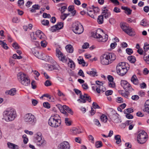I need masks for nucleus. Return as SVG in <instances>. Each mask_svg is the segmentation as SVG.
Listing matches in <instances>:
<instances>
[{
  "label": "nucleus",
  "instance_id": "1",
  "mask_svg": "<svg viewBox=\"0 0 149 149\" xmlns=\"http://www.w3.org/2000/svg\"><path fill=\"white\" fill-rule=\"evenodd\" d=\"M116 58V56L113 53L104 54L100 57L101 63L103 65H107L112 63Z\"/></svg>",
  "mask_w": 149,
  "mask_h": 149
},
{
  "label": "nucleus",
  "instance_id": "2",
  "mask_svg": "<svg viewBox=\"0 0 149 149\" xmlns=\"http://www.w3.org/2000/svg\"><path fill=\"white\" fill-rule=\"evenodd\" d=\"M3 116L6 121L13 120L16 116V111L13 108H9L3 112Z\"/></svg>",
  "mask_w": 149,
  "mask_h": 149
},
{
  "label": "nucleus",
  "instance_id": "3",
  "mask_svg": "<svg viewBox=\"0 0 149 149\" xmlns=\"http://www.w3.org/2000/svg\"><path fill=\"white\" fill-rule=\"evenodd\" d=\"M60 116L57 114L52 115L48 120L49 125L52 127H56L60 126L61 120Z\"/></svg>",
  "mask_w": 149,
  "mask_h": 149
},
{
  "label": "nucleus",
  "instance_id": "4",
  "mask_svg": "<svg viewBox=\"0 0 149 149\" xmlns=\"http://www.w3.org/2000/svg\"><path fill=\"white\" fill-rule=\"evenodd\" d=\"M17 76L18 80L23 85L27 86L30 84V80L24 73L20 72L17 73Z\"/></svg>",
  "mask_w": 149,
  "mask_h": 149
},
{
  "label": "nucleus",
  "instance_id": "5",
  "mask_svg": "<svg viewBox=\"0 0 149 149\" xmlns=\"http://www.w3.org/2000/svg\"><path fill=\"white\" fill-rule=\"evenodd\" d=\"M126 63L124 62L119 63L116 66V68L117 73L120 75L123 76L126 74L127 71L126 66Z\"/></svg>",
  "mask_w": 149,
  "mask_h": 149
},
{
  "label": "nucleus",
  "instance_id": "6",
  "mask_svg": "<svg viewBox=\"0 0 149 149\" xmlns=\"http://www.w3.org/2000/svg\"><path fill=\"white\" fill-rule=\"evenodd\" d=\"M103 31L101 29H98L97 31L95 34L93 35L94 38H96L97 40L99 42H106L108 39V36L107 34H104V36L101 35V33H103Z\"/></svg>",
  "mask_w": 149,
  "mask_h": 149
},
{
  "label": "nucleus",
  "instance_id": "7",
  "mask_svg": "<svg viewBox=\"0 0 149 149\" xmlns=\"http://www.w3.org/2000/svg\"><path fill=\"white\" fill-rule=\"evenodd\" d=\"M72 30L76 34H79L83 32L84 29L81 24L77 22L73 24Z\"/></svg>",
  "mask_w": 149,
  "mask_h": 149
},
{
  "label": "nucleus",
  "instance_id": "8",
  "mask_svg": "<svg viewBox=\"0 0 149 149\" xmlns=\"http://www.w3.org/2000/svg\"><path fill=\"white\" fill-rule=\"evenodd\" d=\"M24 120L28 124L32 125H34L36 122V118L31 113H28L25 115Z\"/></svg>",
  "mask_w": 149,
  "mask_h": 149
},
{
  "label": "nucleus",
  "instance_id": "9",
  "mask_svg": "<svg viewBox=\"0 0 149 149\" xmlns=\"http://www.w3.org/2000/svg\"><path fill=\"white\" fill-rule=\"evenodd\" d=\"M147 134L144 131H142L139 132V134L137 137L138 143L140 144H143L146 141Z\"/></svg>",
  "mask_w": 149,
  "mask_h": 149
},
{
  "label": "nucleus",
  "instance_id": "10",
  "mask_svg": "<svg viewBox=\"0 0 149 149\" xmlns=\"http://www.w3.org/2000/svg\"><path fill=\"white\" fill-rule=\"evenodd\" d=\"M121 27L125 33L129 36H132L135 35L134 31H133L131 28L126 25L125 24L123 23L121 24Z\"/></svg>",
  "mask_w": 149,
  "mask_h": 149
},
{
  "label": "nucleus",
  "instance_id": "11",
  "mask_svg": "<svg viewBox=\"0 0 149 149\" xmlns=\"http://www.w3.org/2000/svg\"><path fill=\"white\" fill-rule=\"evenodd\" d=\"M42 134L40 132H38L36 135L35 141L39 146H43L46 144V141L44 139H42Z\"/></svg>",
  "mask_w": 149,
  "mask_h": 149
},
{
  "label": "nucleus",
  "instance_id": "12",
  "mask_svg": "<svg viewBox=\"0 0 149 149\" xmlns=\"http://www.w3.org/2000/svg\"><path fill=\"white\" fill-rule=\"evenodd\" d=\"M110 119L114 123H118L121 122L119 115L114 111H112L109 116Z\"/></svg>",
  "mask_w": 149,
  "mask_h": 149
},
{
  "label": "nucleus",
  "instance_id": "13",
  "mask_svg": "<svg viewBox=\"0 0 149 149\" xmlns=\"http://www.w3.org/2000/svg\"><path fill=\"white\" fill-rule=\"evenodd\" d=\"M56 56L58 58L59 60L63 63H66L67 61V58L63 55L60 50L58 48L56 50Z\"/></svg>",
  "mask_w": 149,
  "mask_h": 149
},
{
  "label": "nucleus",
  "instance_id": "14",
  "mask_svg": "<svg viewBox=\"0 0 149 149\" xmlns=\"http://www.w3.org/2000/svg\"><path fill=\"white\" fill-rule=\"evenodd\" d=\"M58 149H70V146L68 142L65 141L60 144Z\"/></svg>",
  "mask_w": 149,
  "mask_h": 149
},
{
  "label": "nucleus",
  "instance_id": "15",
  "mask_svg": "<svg viewBox=\"0 0 149 149\" xmlns=\"http://www.w3.org/2000/svg\"><path fill=\"white\" fill-rule=\"evenodd\" d=\"M101 84L98 85H96V91L98 93H100L101 92L102 93L105 91L106 90V88L103 86V83H101Z\"/></svg>",
  "mask_w": 149,
  "mask_h": 149
},
{
  "label": "nucleus",
  "instance_id": "16",
  "mask_svg": "<svg viewBox=\"0 0 149 149\" xmlns=\"http://www.w3.org/2000/svg\"><path fill=\"white\" fill-rule=\"evenodd\" d=\"M102 11V15L103 16V17H104L105 18L107 19L110 17L111 15V13L106 8V7L104 8Z\"/></svg>",
  "mask_w": 149,
  "mask_h": 149
},
{
  "label": "nucleus",
  "instance_id": "17",
  "mask_svg": "<svg viewBox=\"0 0 149 149\" xmlns=\"http://www.w3.org/2000/svg\"><path fill=\"white\" fill-rule=\"evenodd\" d=\"M87 98V94H84V95H82V94H80L79 96V99L77 100V101L80 103H85L86 102V98Z\"/></svg>",
  "mask_w": 149,
  "mask_h": 149
},
{
  "label": "nucleus",
  "instance_id": "18",
  "mask_svg": "<svg viewBox=\"0 0 149 149\" xmlns=\"http://www.w3.org/2000/svg\"><path fill=\"white\" fill-rule=\"evenodd\" d=\"M59 109H64V110L67 111L69 113L71 114L72 115L73 114V112L69 107L65 105H63L62 106L61 105H59L58 107Z\"/></svg>",
  "mask_w": 149,
  "mask_h": 149
},
{
  "label": "nucleus",
  "instance_id": "19",
  "mask_svg": "<svg viewBox=\"0 0 149 149\" xmlns=\"http://www.w3.org/2000/svg\"><path fill=\"white\" fill-rule=\"evenodd\" d=\"M36 33L37 36L40 39L42 40L43 39H46L45 36L41 31L38 30L36 31Z\"/></svg>",
  "mask_w": 149,
  "mask_h": 149
},
{
  "label": "nucleus",
  "instance_id": "20",
  "mask_svg": "<svg viewBox=\"0 0 149 149\" xmlns=\"http://www.w3.org/2000/svg\"><path fill=\"white\" fill-rule=\"evenodd\" d=\"M5 93L6 95L13 96L16 94V90L15 88H13L10 90L6 91Z\"/></svg>",
  "mask_w": 149,
  "mask_h": 149
},
{
  "label": "nucleus",
  "instance_id": "21",
  "mask_svg": "<svg viewBox=\"0 0 149 149\" xmlns=\"http://www.w3.org/2000/svg\"><path fill=\"white\" fill-rule=\"evenodd\" d=\"M144 112H146L149 114V100H147L144 104V108L143 109Z\"/></svg>",
  "mask_w": 149,
  "mask_h": 149
},
{
  "label": "nucleus",
  "instance_id": "22",
  "mask_svg": "<svg viewBox=\"0 0 149 149\" xmlns=\"http://www.w3.org/2000/svg\"><path fill=\"white\" fill-rule=\"evenodd\" d=\"M123 88L127 92H132V91L134 90V89L131 87V85L128 83L125 86L123 87Z\"/></svg>",
  "mask_w": 149,
  "mask_h": 149
},
{
  "label": "nucleus",
  "instance_id": "23",
  "mask_svg": "<svg viewBox=\"0 0 149 149\" xmlns=\"http://www.w3.org/2000/svg\"><path fill=\"white\" fill-rule=\"evenodd\" d=\"M86 73L90 76L93 77L97 76L96 70L94 69H91V71H86Z\"/></svg>",
  "mask_w": 149,
  "mask_h": 149
},
{
  "label": "nucleus",
  "instance_id": "24",
  "mask_svg": "<svg viewBox=\"0 0 149 149\" xmlns=\"http://www.w3.org/2000/svg\"><path fill=\"white\" fill-rule=\"evenodd\" d=\"M131 81L135 85H138L139 84V81L135 75H133L132 77Z\"/></svg>",
  "mask_w": 149,
  "mask_h": 149
},
{
  "label": "nucleus",
  "instance_id": "25",
  "mask_svg": "<svg viewBox=\"0 0 149 149\" xmlns=\"http://www.w3.org/2000/svg\"><path fill=\"white\" fill-rule=\"evenodd\" d=\"M8 147L11 149H19V147L17 145H15L10 142L7 143Z\"/></svg>",
  "mask_w": 149,
  "mask_h": 149
},
{
  "label": "nucleus",
  "instance_id": "26",
  "mask_svg": "<svg viewBox=\"0 0 149 149\" xmlns=\"http://www.w3.org/2000/svg\"><path fill=\"white\" fill-rule=\"evenodd\" d=\"M65 49L67 51L70 53H72L73 51V48L71 45H68L65 47Z\"/></svg>",
  "mask_w": 149,
  "mask_h": 149
},
{
  "label": "nucleus",
  "instance_id": "27",
  "mask_svg": "<svg viewBox=\"0 0 149 149\" xmlns=\"http://www.w3.org/2000/svg\"><path fill=\"white\" fill-rule=\"evenodd\" d=\"M51 58L52 57H50L49 56L46 55L42 54V58H40V59L46 61H49Z\"/></svg>",
  "mask_w": 149,
  "mask_h": 149
},
{
  "label": "nucleus",
  "instance_id": "28",
  "mask_svg": "<svg viewBox=\"0 0 149 149\" xmlns=\"http://www.w3.org/2000/svg\"><path fill=\"white\" fill-rule=\"evenodd\" d=\"M72 133L75 134H79L81 132V129L79 128H73L72 129Z\"/></svg>",
  "mask_w": 149,
  "mask_h": 149
},
{
  "label": "nucleus",
  "instance_id": "29",
  "mask_svg": "<svg viewBox=\"0 0 149 149\" xmlns=\"http://www.w3.org/2000/svg\"><path fill=\"white\" fill-rule=\"evenodd\" d=\"M97 22L98 24H101L103 23V16L102 15H99L98 16L97 19Z\"/></svg>",
  "mask_w": 149,
  "mask_h": 149
},
{
  "label": "nucleus",
  "instance_id": "30",
  "mask_svg": "<svg viewBox=\"0 0 149 149\" xmlns=\"http://www.w3.org/2000/svg\"><path fill=\"white\" fill-rule=\"evenodd\" d=\"M69 62L68 63V65L71 68H74L75 65L74 62L70 59L69 58Z\"/></svg>",
  "mask_w": 149,
  "mask_h": 149
},
{
  "label": "nucleus",
  "instance_id": "31",
  "mask_svg": "<svg viewBox=\"0 0 149 149\" xmlns=\"http://www.w3.org/2000/svg\"><path fill=\"white\" fill-rule=\"evenodd\" d=\"M127 59L132 63H134L136 61L135 57L133 56H128Z\"/></svg>",
  "mask_w": 149,
  "mask_h": 149
},
{
  "label": "nucleus",
  "instance_id": "32",
  "mask_svg": "<svg viewBox=\"0 0 149 149\" xmlns=\"http://www.w3.org/2000/svg\"><path fill=\"white\" fill-rule=\"evenodd\" d=\"M100 119L102 122L106 123L108 119L107 116L104 114H102L100 117Z\"/></svg>",
  "mask_w": 149,
  "mask_h": 149
},
{
  "label": "nucleus",
  "instance_id": "33",
  "mask_svg": "<svg viewBox=\"0 0 149 149\" xmlns=\"http://www.w3.org/2000/svg\"><path fill=\"white\" fill-rule=\"evenodd\" d=\"M115 139L116 141V143L117 144H119L121 142L120 136V135H117L115 136Z\"/></svg>",
  "mask_w": 149,
  "mask_h": 149
},
{
  "label": "nucleus",
  "instance_id": "34",
  "mask_svg": "<svg viewBox=\"0 0 149 149\" xmlns=\"http://www.w3.org/2000/svg\"><path fill=\"white\" fill-rule=\"evenodd\" d=\"M48 66V70L49 71H52L54 70H58V69L55 65H49Z\"/></svg>",
  "mask_w": 149,
  "mask_h": 149
},
{
  "label": "nucleus",
  "instance_id": "35",
  "mask_svg": "<svg viewBox=\"0 0 149 149\" xmlns=\"http://www.w3.org/2000/svg\"><path fill=\"white\" fill-rule=\"evenodd\" d=\"M33 54L35 56L38 58L40 59L42 58V53H40L38 51H36L34 52Z\"/></svg>",
  "mask_w": 149,
  "mask_h": 149
},
{
  "label": "nucleus",
  "instance_id": "36",
  "mask_svg": "<svg viewBox=\"0 0 149 149\" xmlns=\"http://www.w3.org/2000/svg\"><path fill=\"white\" fill-rule=\"evenodd\" d=\"M46 39H46H43L41 41V45L42 47H45L47 45V42L45 41Z\"/></svg>",
  "mask_w": 149,
  "mask_h": 149
},
{
  "label": "nucleus",
  "instance_id": "37",
  "mask_svg": "<svg viewBox=\"0 0 149 149\" xmlns=\"http://www.w3.org/2000/svg\"><path fill=\"white\" fill-rule=\"evenodd\" d=\"M133 112V109L131 108H128L124 110L125 113H130Z\"/></svg>",
  "mask_w": 149,
  "mask_h": 149
},
{
  "label": "nucleus",
  "instance_id": "38",
  "mask_svg": "<svg viewBox=\"0 0 149 149\" xmlns=\"http://www.w3.org/2000/svg\"><path fill=\"white\" fill-rule=\"evenodd\" d=\"M58 26L57 25H55L52 26L50 29V30L52 32H54L56 31V30H58Z\"/></svg>",
  "mask_w": 149,
  "mask_h": 149
},
{
  "label": "nucleus",
  "instance_id": "39",
  "mask_svg": "<svg viewBox=\"0 0 149 149\" xmlns=\"http://www.w3.org/2000/svg\"><path fill=\"white\" fill-rule=\"evenodd\" d=\"M0 44L5 49H7L8 47L7 46V45L6 43L4 42L2 40L0 41Z\"/></svg>",
  "mask_w": 149,
  "mask_h": 149
},
{
  "label": "nucleus",
  "instance_id": "40",
  "mask_svg": "<svg viewBox=\"0 0 149 149\" xmlns=\"http://www.w3.org/2000/svg\"><path fill=\"white\" fill-rule=\"evenodd\" d=\"M93 122L94 124L98 127H100L101 126L100 123L98 119H94L93 120Z\"/></svg>",
  "mask_w": 149,
  "mask_h": 149
},
{
  "label": "nucleus",
  "instance_id": "41",
  "mask_svg": "<svg viewBox=\"0 0 149 149\" xmlns=\"http://www.w3.org/2000/svg\"><path fill=\"white\" fill-rule=\"evenodd\" d=\"M149 49V45L147 42L144 43L143 49L145 52L148 51Z\"/></svg>",
  "mask_w": 149,
  "mask_h": 149
},
{
  "label": "nucleus",
  "instance_id": "42",
  "mask_svg": "<svg viewBox=\"0 0 149 149\" xmlns=\"http://www.w3.org/2000/svg\"><path fill=\"white\" fill-rule=\"evenodd\" d=\"M102 143L101 141H97L95 142V146L96 148H98L102 146Z\"/></svg>",
  "mask_w": 149,
  "mask_h": 149
},
{
  "label": "nucleus",
  "instance_id": "43",
  "mask_svg": "<svg viewBox=\"0 0 149 149\" xmlns=\"http://www.w3.org/2000/svg\"><path fill=\"white\" fill-rule=\"evenodd\" d=\"M41 23L44 25L47 26L49 24V22L48 20L43 19Z\"/></svg>",
  "mask_w": 149,
  "mask_h": 149
},
{
  "label": "nucleus",
  "instance_id": "44",
  "mask_svg": "<svg viewBox=\"0 0 149 149\" xmlns=\"http://www.w3.org/2000/svg\"><path fill=\"white\" fill-rule=\"evenodd\" d=\"M77 60L78 61V63L80 64H82L83 66L85 65V62L84 59H78Z\"/></svg>",
  "mask_w": 149,
  "mask_h": 149
},
{
  "label": "nucleus",
  "instance_id": "45",
  "mask_svg": "<svg viewBox=\"0 0 149 149\" xmlns=\"http://www.w3.org/2000/svg\"><path fill=\"white\" fill-rule=\"evenodd\" d=\"M65 123L67 125L70 126L71 124V121L69 120V119L68 118H65Z\"/></svg>",
  "mask_w": 149,
  "mask_h": 149
},
{
  "label": "nucleus",
  "instance_id": "46",
  "mask_svg": "<svg viewBox=\"0 0 149 149\" xmlns=\"http://www.w3.org/2000/svg\"><path fill=\"white\" fill-rule=\"evenodd\" d=\"M30 36L32 42H35V40L36 39V38L35 37L34 33H30Z\"/></svg>",
  "mask_w": 149,
  "mask_h": 149
},
{
  "label": "nucleus",
  "instance_id": "47",
  "mask_svg": "<svg viewBox=\"0 0 149 149\" xmlns=\"http://www.w3.org/2000/svg\"><path fill=\"white\" fill-rule=\"evenodd\" d=\"M23 139L24 143L25 144H26L28 141V139L27 137H26V135L24 134L23 136Z\"/></svg>",
  "mask_w": 149,
  "mask_h": 149
},
{
  "label": "nucleus",
  "instance_id": "48",
  "mask_svg": "<svg viewBox=\"0 0 149 149\" xmlns=\"http://www.w3.org/2000/svg\"><path fill=\"white\" fill-rule=\"evenodd\" d=\"M12 46L16 49H18L20 47L19 45L16 42H14L12 44Z\"/></svg>",
  "mask_w": 149,
  "mask_h": 149
},
{
  "label": "nucleus",
  "instance_id": "49",
  "mask_svg": "<svg viewBox=\"0 0 149 149\" xmlns=\"http://www.w3.org/2000/svg\"><path fill=\"white\" fill-rule=\"evenodd\" d=\"M43 107L49 109L50 107V104L48 102H45L43 104Z\"/></svg>",
  "mask_w": 149,
  "mask_h": 149
},
{
  "label": "nucleus",
  "instance_id": "50",
  "mask_svg": "<svg viewBox=\"0 0 149 149\" xmlns=\"http://www.w3.org/2000/svg\"><path fill=\"white\" fill-rule=\"evenodd\" d=\"M128 83L126 81L122 80L121 81L120 84L121 86L123 88Z\"/></svg>",
  "mask_w": 149,
  "mask_h": 149
},
{
  "label": "nucleus",
  "instance_id": "51",
  "mask_svg": "<svg viewBox=\"0 0 149 149\" xmlns=\"http://www.w3.org/2000/svg\"><path fill=\"white\" fill-rule=\"evenodd\" d=\"M24 1L23 0H19L18 1V4L19 6L21 8V6L23 5Z\"/></svg>",
  "mask_w": 149,
  "mask_h": 149
},
{
  "label": "nucleus",
  "instance_id": "52",
  "mask_svg": "<svg viewBox=\"0 0 149 149\" xmlns=\"http://www.w3.org/2000/svg\"><path fill=\"white\" fill-rule=\"evenodd\" d=\"M42 16L44 18H49L51 17V15L49 14L44 13L43 14Z\"/></svg>",
  "mask_w": 149,
  "mask_h": 149
},
{
  "label": "nucleus",
  "instance_id": "53",
  "mask_svg": "<svg viewBox=\"0 0 149 149\" xmlns=\"http://www.w3.org/2000/svg\"><path fill=\"white\" fill-rule=\"evenodd\" d=\"M126 51L127 53L129 55L132 54L133 52V50L130 48H127L126 49Z\"/></svg>",
  "mask_w": 149,
  "mask_h": 149
},
{
  "label": "nucleus",
  "instance_id": "54",
  "mask_svg": "<svg viewBox=\"0 0 149 149\" xmlns=\"http://www.w3.org/2000/svg\"><path fill=\"white\" fill-rule=\"evenodd\" d=\"M113 91L111 90H108L105 92V94L106 95L109 96L112 94Z\"/></svg>",
  "mask_w": 149,
  "mask_h": 149
},
{
  "label": "nucleus",
  "instance_id": "55",
  "mask_svg": "<svg viewBox=\"0 0 149 149\" xmlns=\"http://www.w3.org/2000/svg\"><path fill=\"white\" fill-rule=\"evenodd\" d=\"M45 85L46 86H49L52 85V83L49 80L46 81L45 82Z\"/></svg>",
  "mask_w": 149,
  "mask_h": 149
},
{
  "label": "nucleus",
  "instance_id": "56",
  "mask_svg": "<svg viewBox=\"0 0 149 149\" xmlns=\"http://www.w3.org/2000/svg\"><path fill=\"white\" fill-rule=\"evenodd\" d=\"M12 21L13 23H17L19 22V20L17 17H14L13 18Z\"/></svg>",
  "mask_w": 149,
  "mask_h": 149
},
{
  "label": "nucleus",
  "instance_id": "57",
  "mask_svg": "<svg viewBox=\"0 0 149 149\" xmlns=\"http://www.w3.org/2000/svg\"><path fill=\"white\" fill-rule=\"evenodd\" d=\"M78 75L82 76L83 77H85L84 73L82 71L81 69H80L78 72Z\"/></svg>",
  "mask_w": 149,
  "mask_h": 149
},
{
  "label": "nucleus",
  "instance_id": "58",
  "mask_svg": "<svg viewBox=\"0 0 149 149\" xmlns=\"http://www.w3.org/2000/svg\"><path fill=\"white\" fill-rule=\"evenodd\" d=\"M89 44L87 42H86L84 43V45L82 46V48L83 49H86L89 47Z\"/></svg>",
  "mask_w": 149,
  "mask_h": 149
},
{
  "label": "nucleus",
  "instance_id": "59",
  "mask_svg": "<svg viewBox=\"0 0 149 149\" xmlns=\"http://www.w3.org/2000/svg\"><path fill=\"white\" fill-rule=\"evenodd\" d=\"M109 86L110 87L114 88L115 86V84L113 81L109 82Z\"/></svg>",
  "mask_w": 149,
  "mask_h": 149
},
{
  "label": "nucleus",
  "instance_id": "60",
  "mask_svg": "<svg viewBox=\"0 0 149 149\" xmlns=\"http://www.w3.org/2000/svg\"><path fill=\"white\" fill-rule=\"evenodd\" d=\"M92 105L94 109H100V106L96 103L95 102L93 103Z\"/></svg>",
  "mask_w": 149,
  "mask_h": 149
},
{
  "label": "nucleus",
  "instance_id": "61",
  "mask_svg": "<svg viewBox=\"0 0 149 149\" xmlns=\"http://www.w3.org/2000/svg\"><path fill=\"white\" fill-rule=\"evenodd\" d=\"M126 114L125 116L126 118L129 119H131L133 118V116L130 113H125Z\"/></svg>",
  "mask_w": 149,
  "mask_h": 149
},
{
  "label": "nucleus",
  "instance_id": "62",
  "mask_svg": "<svg viewBox=\"0 0 149 149\" xmlns=\"http://www.w3.org/2000/svg\"><path fill=\"white\" fill-rule=\"evenodd\" d=\"M31 84L32 88L33 89H35L36 88V81L34 80H33L32 81Z\"/></svg>",
  "mask_w": 149,
  "mask_h": 149
},
{
  "label": "nucleus",
  "instance_id": "63",
  "mask_svg": "<svg viewBox=\"0 0 149 149\" xmlns=\"http://www.w3.org/2000/svg\"><path fill=\"white\" fill-rule=\"evenodd\" d=\"M138 94L140 96L142 97L145 95V93L143 91H140L138 93Z\"/></svg>",
  "mask_w": 149,
  "mask_h": 149
},
{
  "label": "nucleus",
  "instance_id": "64",
  "mask_svg": "<svg viewBox=\"0 0 149 149\" xmlns=\"http://www.w3.org/2000/svg\"><path fill=\"white\" fill-rule=\"evenodd\" d=\"M143 59L145 62L148 64H149V56L143 57Z\"/></svg>",
  "mask_w": 149,
  "mask_h": 149
}]
</instances>
